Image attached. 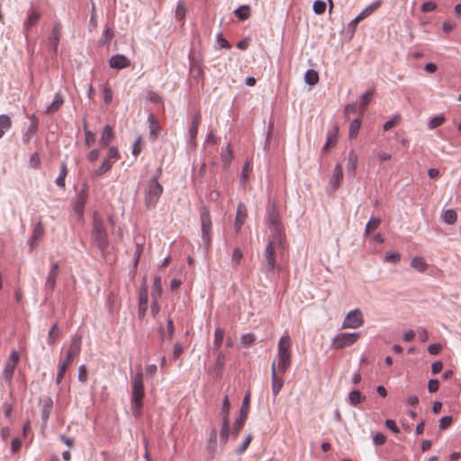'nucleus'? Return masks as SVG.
<instances>
[{
	"label": "nucleus",
	"mask_w": 461,
	"mask_h": 461,
	"mask_svg": "<svg viewBox=\"0 0 461 461\" xmlns=\"http://www.w3.org/2000/svg\"><path fill=\"white\" fill-rule=\"evenodd\" d=\"M91 243L102 253H104L109 246L108 235L104 223L97 212L93 214V228L91 231Z\"/></svg>",
	"instance_id": "f257e3e1"
},
{
	"label": "nucleus",
	"mask_w": 461,
	"mask_h": 461,
	"mask_svg": "<svg viewBox=\"0 0 461 461\" xmlns=\"http://www.w3.org/2000/svg\"><path fill=\"white\" fill-rule=\"evenodd\" d=\"M144 395L143 374L142 371L140 370L133 377L131 396V411L136 418L140 415Z\"/></svg>",
	"instance_id": "f03ea898"
},
{
	"label": "nucleus",
	"mask_w": 461,
	"mask_h": 461,
	"mask_svg": "<svg viewBox=\"0 0 461 461\" xmlns=\"http://www.w3.org/2000/svg\"><path fill=\"white\" fill-rule=\"evenodd\" d=\"M292 341L288 335L282 336L277 343V364L276 367L281 374H285L292 364Z\"/></svg>",
	"instance_id": "7ed1b4c3"
},
{
	"label": "nucleus",
	"mask_w": 461,
	"mask_h": 461,
	"mask_svg": "<svg viewBox=\"0 0 461 461\" xmlns=\"http://www.w3.org/2000/svg\"><path fill=\"white\" fill-rule=\"evenodd\" d=\"M162 174L161 167L158 168L156 176L149 179L144 191L145 206L147 209H154L163 193V186L158 183V177Z\"/></svg>",
	"instance_id": "20e7f679"
},
{
	"label": "nucleus",
	"mask_w": 461,
	"mask_h": 461,
	"mask_svg": "<svg viewBox=\"0 0 461 461\" xmlns=\"http://www.w3.org/2000/svg\"><path fill=\"white\" fill-rule=\"evenodd\" d=\"M249 397H250L249 393H248L244 396V398L242 400L241 407L240 409V415L236 419V420L234 421V423L232 425L231 436L233 438H238L239 433H240V429H242V427L244 426L245 421L248 418V414H249Z\"/></svg>",
	"instance_id": "39448f33"
},
{
	"label": "nucleus",
	"mask_w": 461,
	"mask_h": 461,
	"mask_svg": "<svg viewBox=\"0 0 461 461\" xmlns=\"http://www.w3.org/2000/svg\"><path fill=\"white\" fill-rule=\"evenodd\" d=\"M359 337L360 334L358 332L339 333L332 339L331 348L338 350L349 347L357 342Z\"/></svg>",
	"instance_id": "423d86ee"
},
{
	"label": "nucleus",
	"mask_w": 461,
	"mask_h": 461,
	"mask_svg": "<svg viewBox=\"0 0 461 461\" xmlns=\"http://www.w3.org/2000/svg\"><path fill=\"white\" fill-rule=\"evenodd\" d=\"M201 229H202V239L204 241L205 245L208 247L211 244V230H212V221L209 210L206 206L203 208L201 212Z\"/></svg>",
	"instance_id": "0eeeda50"
},
{
	"label": "nucleus",
	"mask_w": 461,
	"mask_h": 461,
	"mask_svg": "<svg viewBox=\"0 0 461 461\" xmlns=\"http://www.w3.org/2000/svg\"><path fill=\"white\" fill-rule=\"evenodd\" d=\"M364 323L362 312L358 310L350 311L345 317L342 328L343 329H357Z\"/></svg>",
	"instance_id": "6e6552de"
},
{
	"label": "nucleus",
	"mask_w": 461,
	"mask_h": 461,
	"mask_svg": "<svg viewBox=\"0 0 461 461\" xmlns=\"http://www.w3.org/2000/svg\"><path fill=\"white\" fill-rule=\"evenodd\" d=\"M39 405L41 407V424L42 427H46L53 409V401L50 396H41L39 399Z\"/></svg>",
	"instance_id": "1a4fd4ad"
},
{
	"label": "nucleus",
	"mask_w": 461,
	"mask_h": 461,
	"mask_svg": "<svg viewBox=\"0 0 461 461\" xmlns=\"http://www.w3.org/2000/svg\"><path fill=\"white\" fill-rule=\"evenodd\" d=\"M88 198V185L84 184L80 192L77 194L76 200L73 203L74 212L82 216L84 213L85 205Z\"/></svg>",
	"instance_id": "9d476101"
},
{
	"label": "nucleus",
	"mask_w": 461,
	"mask_h": 461,
	"mask_svg": "<svg viewBox=\"0 0 461 461\" xmlns=\"http://www.w3.org/2000/svg\"><path fill=\"white\" fill-rule=\"evenodd\" d=\"M81 341L82 337L79 335H74L71 338V342L67 351L66 359L63 361L64 363L70 365L74 357L79 355L81 350Z\"/></svg>",
	"instance_id": "9b49d317"
},
{
	"label": "nucleus",
	"mask_w": 461,
	"mask_h": 461,
	"mask_svg": "<svg viewBox=\"0 0 461 461\" xmlns=\"http://www.w3.org/2000/svg\"><path fill=\"white\" fill-rule=\"evenodd\" d=\"M44 233H45L44 223L41 220H39L38 222H36L33 225L32 236L30 237L29 240H28V245L30 247L31 251L36 248L38 241L44 236Z\"/></svg>",
	"instance_id": "f8f14e48"
},
{
	"label": "nucleus",
	"mask_w": 461,
	"mask_h": 461,
	"mask_svg": "<svg viewBox=\"0 0 461 461\" xmlns=\"http://www.w3.org/2000/svg\"><path fill=\"white\" fill-rule=\"evenodd\" d=\"M264 258L266 260V269L267 272H272L276 268V249L274 245V240H271L267 243L265 251Z\"/></svg>",
	"instance_id": "ddd939ff"
},
{
	"label": "nucleus",
	"mask_w": 461,
	"mask_h": 461,
	"mask_svg": "<svg viewBox=\"0 0 461 461\" xmlns=\"http://www.w3.org/2000/svg\"><path fill=\"white\" fill-rule=\"evenodd\" d=\"M281 373L276 367V362L272 363L271 366V378H272V392L275 396H276L280 390L284 385L283 378L281 377Z\"/></svg>",
	"instance_id": "4468645a"
},
{
	"label": "nucleus",
	"mask_w": 461,
	"mask_h": 461,
	"mask_svg": "<svg viewBox=\"0 0 461 461\" xmlns=\"http://www.w3.org/2000/svg\"><path fill=\"white\" fill-rule=\"evenodd\" d=\"M267 221H268V223L271 226L274 227L276 238L278 240V242L282 246L283 245L282 244V239L283 238H282L281 230L279 228V226H280V217H279L278 212H276L274 208H272L268 212Z\"/></svg>",
	"instance_id": "2eb2a0df"
},
{
	"label": "nucleus",
	"mask_w": 461,
	"mask_h": 461,
	"mask_svg": "<svg viewBox=\"0 0 461 461\" xmlns=\"http://www.w3.org/2000/svg\"><path fill=\"white\" fill-rule=\"evenodd\" d=\"M109 65L112 68L122 69L131 66L130 59L122 54H115L109 59Z\"/></svg>",
	"instance_id": "dca6fc26"
},
{
	"label": "nucleus",
	"mask_w": 461,
	"mask_h": 461,
	"mask_svg": "<svg viewBox=\"0 0 461 461\" xmlns=\"http://www.w3.org/2000/svg\"><path fill=\"white\" fill-rule=\"evenodd\" d=\"M59 262H55L51 265L50 270L48 274V276L46 278V283H45V288L47 290L52 291L55 288L56 279L59 275Z\"/></svg>",
	"instance_id": "f3484780"
},
{
	"label": "nucleus",
	"mask_w": 461,
	"mask_h": 461,
	"mask_svg": "<svg viewBox=\"0 0 461 461\" xmlns=\"http://www.w3.org/2000/svg\"><path fill=\"white\" fill-rule=\"evenodd\" d=\"M248 216L247 207L244 203H240L237 206L236 210V217H235V230L239 231L241 229L246 218Z\"/></svg>",
	"instance_id": "a211bd4d"
},
{
	"label": "nucleus",
	"mask_w": 461,
	"mask_h": 461,
	"mask_svg": "<svg viewBox=\"0 0 461 461\" xmlns=\"http://www.w3.org/2000/svg\"><path fill=\"white\" fill-rule=\"evenodd\" d=\"M30 125L26 131V132L23 134V141L26 144H28L30 141H31V139L32 138L33 135L36 134L37 131H38V119L37 117L34 115V114H32L30 116Z\"/></svg>",
	"instance_id": "6ab92c4d"
},
{
	"label": "nucleus",
	"mask_w": 461,
	"mask_h": 461,
	"mask_svg": "<svg viewBox=\"0 0 461 461\" xmlns=\"http://www.w3.org/2000/svg\"><path fill=\"white\" fill-rule=\"evenodd\" d=\"M381 5V1L380 0H377L375 1V3L371 4L370 5H368L366 8H365L356 18H354L352 20V22L350 23V25L355 27L356 24L363 20L364 18L367 17L369 14H371L375 10H376L377 8H379Z\"/></svg>",
	"instance_id": "aec40b11"
},
{
	"label": "nucleus",
	"mask_w": 461,
	"mask_h": 461,
	"mask_svg": "<svg viewBox=\"0 0 461 461\" xmlns=\"http://www.w3.org/2000/svg\"><path fill=\"white\" fill-rule=\"evenodd\" d=\"M206 451L211 457H213L217 452V429L214 427L211 429L206 445Z\"/></svg>",
	"instance_id": "412c9836"
},
{
	"label": "nucleus",
	"mask_w": 461,
	"mask_h": 461,
	"mask_svg": "<svg viewBox=\"0 0 461 461\" xmlns=\"http://www.w3.org/2000/svg\"><path fill=\"white\" fill-rule=\"evenodd\" d=\"M60 34H61V25L59 23H56L53 26L51 34L49 38V41L51 45L52 51L57 52L58 46L60 40Z\"/></svg>",
	"instance_id": "4be33fe9"
},
{
	"label": "nucleus",
	"mask_w": 461,
	"mask_h": 461,
	"mask_svg": "<svg viewBox=\"0 0 461 461\" xmlns=\"http://www.w3.org/2000/svg\"><path fill=\"white\" fill-rule=\"evenodd\" d=\"M343 177L342 167L338 163L333 170V175L330 179V185L332 187V191H336L339 186L340 181Z\"/></svg>",
	"instance_id": "5701e85b"
},
{
	"label": "nucleus",
	"mask_w": 461,
	"mask_h": 461,
	"mask_svg": "<svg viewBox=\"0 0 461 461\" xmlns=\"http://www.w3.org/2000/svg\"><path fill=\"white\" fill-rule=\"evenodd\" d=\"M41 18V14L36 10L30 11L27 19L23 23V28L26 31V36L28 32L38 23Z\"/></svg>",
	"instance_id": "b1692460"
},
{
	"label": "nucleus",
	"mask_w": 461,
	"mask_h": 461,
	"mask_svg": "<svg viewBox=\"0 0 461 461\" xmlns=\"http://www.w3.org/2000/svg\"><path fill=\"white\" fill-rule=\"evenodd\" d=\"M149 140L155 141L160 131V125L158 121L155 120L152 114H149Z\"/></svg>",
	"instance_id": "393cba45"
},
{
	"label": "nucleus",
	"mask_w": 461,
	"mask_h": 461,
	"mask_svg": "<svg viewBox=\"0 0 461 461\" xmlns=\"http://www.w3.org/2000/svg\"><path fill=\"white\" fill-rule=\"evenodd\" d=\"M175 332L174 322L171 318L167 320V330L163 328L158 329V333L162 340L168 339L171 340Z\"/></svg>",
	"instance_id": "a878e982"
},
{
	"label": "nucleus",
	"mask_w": 461,
	"mask_h": 461,
	"mask_svg": "<svg viewBox=\"0 0 461 461\" xmlns=\"http://www.w3.org/2000/svg\"><path fill=\"white\" fill-rule=\"evenodd\" d=\"M64 104V98L60 93H57L52 103L47 107L46 113L53 114L59 110Z\"/></svg>",
	"instance_id": "bb28decb"
},
{
	"label": "nucleus",
	"mask_w": 461,
	"mask_h": 461,
	"mask_svg": "<svg viewBox=\"0 0 461 461\" xmlns=\"http://www.w3.org/2000/svg\"><path fill=\"white\" fill-rule=\"evenodd\" d=\"M113 137H114V135H113V131L112 126L105 125L104 130H103L101 138L99 140V143L102 146L106 147V146H108L111 143V141L113 139Z\"/></svg>",
	"instance_id": "cd10ccee"
},
{
	"label": "nucleus",
	"mask_w": 461,
	"mask_h": 461,
	"mask_svg": "<svg viewBox=\"0 0 461 461\" xmlns=\"http://www.w3.org/2000/svg\"><path fill=\"white\" fill-rule=\"evenodd\" d=\"M112 166H113L112 160L105 158L104 159L103 163L101 164V166L93 172L92 176L99 177V176H103L104 174L107 173L112 168Z\"/></svg>",
	"instance_id": "c85d7f7f"
},
{
	"label": "nucleus",
	"mask_w": 461,
	"mask_h": 461,
	"mask_svg": "<svg viewBox=\"0 0 461 461\" xmlns=\"http://www.w3.org/2000/svg\"><path fill=\"white\" fill-rule=\"evenodd\" d=\"M230 409V402L229 401V397L226 395L222 401L221 409L220 411V416L221 418V423H230L229 420V412Z\"/></svg>",
	"instance_id": "c756f323"
},
{
	"label": "nucleus",
	"mask_w": 461,
	"mask_h": 461,
	"mask_svg": "<svg viewBox=\"0 0 461 461\" xmlns=\"http://www.w3.org/2000/svg\"><path fill=\"white\" fill-rule=\"evenodd\" d=\"M339 126L335 125L333 131L330 132L327 137L326 143L323 147V150H328L330 147L335 146L338 141Z\"/></svg>",
	"instance_id": "7c9ffc66"
},
{
	"label": "nucleus",
	"mask_w": 461,
	"mask_h": 461,
	"mask_svg": "<svg viewBox=\"0 0 461 461\" xmlns=\"http://www.w3.org/2000/svg\"><path fill=\"white\" fill-rule=\"evenodd\" d=\"M233 13L238 19L245 21L250 17V7L248 5H240Z\"/></svg>",
	"instance_id": "2f4dec72"
},
{
	"label": "nucleus",
	"mask_w": 461,
	"mask_h": 461,
	"mask_svg": "<svg viewBox=\"0 0 461 461\" xmlns=\"http://www.w3.org/2000/svg\"><path fill=\"white\" fill-rule=\"evenodd\" d=\"M224 364H225V356L221 351H219L218 355H217V358L213 365V372L215 373L216 376H220L221 375Z\"/></svg>",
	"instance_id": "473e14b6"
},
{
	"label": "nucleus",
	"mask_w": 461,
	"mask_h": 461,
	"mask_svg": "<svg viewBox=\"0 0 461 461\" xmlns=\"http://www.w3.org/2000/svg\"><path fill=\"white\" fill-rule=\"evenodd\" d=\"M16 366L17 365L14 364V363H9L7 361L5 363V366L3 371V378L9 384H11V383H12V378H13Z\"/></svg>",
	"instance_id": "72a5a7b5"
},
{
	"label": "nucleus",
	"mask_w": 461,
	"mask_h": 461,
	"mask_svg": "<svg viewBox=\"0 0 461 461\" xmlns=\"http://www.w3.org/2000/svg\"><path fill=\"white\" fill-rule=\"evenodd\" d=\"M12 126V120L7 114L0 115V139L5 135Z\"/></svg>",
	"instance_id": "f704fd0d"
},
{
	"label": "nucleus",
	"mask_w": 461,
	"mask_h": 461,
	"mask_svg": "<svg viewBox=\"0 0 461 461\" xmlns=\"http://www.w3.org/2000/svg\"><path fill=\"white\" fill-rule=\"evenodd\" d=\"M366 397L363 396L360 391L354 389L348 394V401L352 406H357L365 401Z\"/></svg>",
	"instance_id": "c9c22d12"
},
{
	"label": "nucleus",
	"mask_w": 461,
	"mask_h": 461,
	"mask_svg": "<svg viewBox=\"0 0 461 461\" xmlns=\"http://www.w3.org/2000/svg\"><path fill=\"white\" fill-rule=\"evenodd\" d=\"M139 303H148L149 295H148V287H147V277L144 276L142 279V285L139 291L138 295Z\"/></svg>",
	"instance_id": "e433bc0d"
},
{
	"label": "nucleus",
	"mask_w": 461,
	"mask_h": 461,
	"mask_svg": "<svg viewBox=\"0 0 461 461\" xmlns=\"http://www.w3.org/2000/svg\"><path fill=\"white\" fill-rule=\"evenodd\" d=\"M162 294L161 277L159 276H154V282L152 286L151 297L160 298Z\"/></svg>",
	"instance_id": "4c0bfd02"
},
{
	"label": "nucleus",
	"mask_w": 461,
	"mask_h": 461,
	"mask_svg": "<svg viewBox=\"0 0 461 461\" xmlns=\"http://www.w3.org/2000/svg\"><path fill=\"white\" fill-rule=\"evenodd\" d=\"M304 81L310 86H314L319 81V74L314 69H308L304 74Z\"/></svg>",
	"instance_id": "58836bf2"
},
{
	"label": "nucleus",
	"mask_w": 461,
	"mask_h": 461,
	"mask_svg": "<svg viewBox=\"0 0 461 461\" xmlns=\"http://www.w3.org/2000/svg\"><path fill=\"white\" fill-rule=\"evenodd\" d=\"M230 435H231V431L230 430V423H221V428L220 429V441L221 444L226 445Z\"/></svg>",
	"instance_id": "ea45409f"
},
{
	"label": "nucleus",
	"mask_w": 461,
	"mask_h": 461,
	"mask_svg": "<svg viewBox=\"0 0 461 461\" xmlns=\"http://www.w3.org/2000/svg\"><path fill=\"white\" fill-rule=\"evenodd\" d=\"M441 217L447 224H454L456 221L457 214L455 210L448 209L442 213Z\"/></svg>",
	"instance_id": "a19ab883"
},
{
	"label": "nucleus",
	"mask_w": 461,
	"mask_h": 461,
	"mask_svg": "<svg viewBox=\"0 0 461 461\" xmlns=\"http://www.w3.org/2000/svg\"><path fill=\"white\" fill-rule=\"evenodd\" d=\"M411 267L419 272H424L427 269V264L424 259L420 257H415L411 259Z\"/></svg>",
	"instance_id": "79ce46f5"
},
{
	"label": "nucleus",
	"mask_w": 461,
	"mask_h": 461,
	"mask_svg": "<svg viewBox=\"0 0 461 461\" xmlns=\"http://www.w3.org/2000/svg\"><path fill=\"white\" fill-rule=\"evenodd\" d=\"M232 158H233V152L231 150L230 145L228 144L226 149L224 150H222L221 153V159L222 163L224 164V166H228L231 162Z\"/></svg>",
	"instance_id": "37998d69"
},
{
	"label": "nucleus",
	"mask_w": 461,
	"mask_h": 461,
	"mask_svg": "<svg viewBox=\"0 0 461 461\" xmlns=\"http://www.w3.org/2000/svg\"><path fill=\"white\" fill-rule=\"evenodd\" d=\"M361 126V122L359 119H354L349 125L348 137L349 139H354L357 136Z\"/></svg>",
	"instance_id": "c03bdc74"
},
{
	"label": "nucleus",
	"mask_w": 461,
	"mask_h": 461,
	"mask_svg": "<svg viewBox=\"0 0 461 461\" xmlns=\"http://www.w3.org/2000/svg\"><path fill=\"white\" fill-rule=\"evenodd\" d=\"M357 163V154L351 150L348 156L347 169L348 172H355Z\"/></svg>",
	"instance_id": "a18cd8bd"
},
{
	"label": "nucleus",
	"mask_w": 461,
	"mask_h": 461,
	"mask_svg": "<svg viewBox=\"0 0 461 461\" xmlns=\"http://www.w3.org/2000/svg\"><path fill=\"white\" fill-rule=\"evenodd\" d=\"M60 336V332L58 330V323L55 322L52 327L50 328L49 334H48V343L50 345H54L57 339Z\"/></svg>",
	"instance_id": "49530a36"
},
{
	"label": "nucleus",
	"mask_w": 461,
	"mask_h": 461,
	"mask_svg": "<svg viewBox=\"0 0 461 461\" xmlns=\"http://www.w3.org/2000/svg\"><path fill=\"white\" fill-rule=\"evenodd\" d=\"M187 13V8L185 7L183 1H179L176 9V20L183 22Z\"/></svg>",
	"instance_id": "de8ad7c7"
},
{
	"label": "nucleus",
	"mask_w": 461,
	"mask_h": 461,
	"mask_svg": "<svg viewBox=\"0 0 461 461\" xmlns=\"http://www.w3.org/2000/svg\"><path fill=\"white\" fill-rule=\"evenodd\" d=\"M68 175V169H67V165L66 163H62L61 164V168H60V172H59V175L58 176V177L56 178V185L59 187H64L65 186V178Z\"/></svg>",
	"instance_id": "09e8293b"
},
{
	"label": "nucleus",
	"mask_w": 461,
	"mask_h": 461,
	"mask_svg": "<svg viewBox=\"0 0 461 461\" xmlns=\"http://www.w3.org/2000/svg\"><path fill=\"white\" fill-rule=\"evenodd\" d=\"M374 96V91H367L366 93L361 95L360 96V108L362 113H364L366 109V106L370 103L372 97Z\"/></svg>",
	"instance_id": "8fccbe9b"
},
{
	"label": "nucleus",
	"mask_w": 461,
	"mask_h": 461,
	"mask_svg": "<svg viewBox=\"0 0 461 461\" xmlns=\"http://www.w3.org/2000/svg\"><path fill=\"white\" fill-rule=\"evenodd\" d=\"M224 338V330L221 328H216L214 331L213 346L215 349H219L222 344Z\"/></svg>",
	"instance_id": "3c124183"
},
{
	"label": "nucleus",
	"mask_w": 461,
	"mask_h": 461,
	"mask_svg": "<svg viewBox=\"0 0 461 461\" xmlns=\"http://www.w3.org/2000/svg\"><path fill=\"white\" fill-rule=\"evenodd\" d=\"M381 223L380 217L372 216L366 225V233H369L370 231L375 230Z\"/></svg>",
	"instance_id": "603ef678"
},
{
	"label": "nucleus",
	"mask_w": 461,
	"mask_h": 461,
	"mask_svg": "<svg viewBox=\"0 0 461 461\" xmlns=\"http://www.w3.org/2000/svg\"><path fill=\"white\" fill-rule=\"evenodd\" d=\"M445 117L444 115H438V116H435L433 117L431 120H429V123H428V127L429 129L430 130H433L440 125H442L445 122Z\"/></svg>",
	"instance_id": "864d4df0"
},
{
	"label": "nucleus",
	"mask_w": 461,
	"mask_h": 461,
	"mask_svg": "<svg viewBox=\"0 0 461 461\" xmlns=\"http://www.w3.org/2000/svg\"><path fill=\"white\" fill-rule=\"evenodd\" d=\"M255 340L256 336L253 333L244 334L240 339V342L245 348L251 346L255 342Z\"/></svg>",
	"instance_id": "5fc2aeb1"
},
{
	"label": "nucleus",
	"mask_w": 461,
	"mask_h": 461,
	"mask_svg": "<svg viewBox=\"0 0 461 461\" xmlns=\"http://www.w3.org/2000/svg\"><path fill=\"white\" fill-rule=\"evenodd\" d=\"M252 435L251 434H249L244 441L242 442V444L240 446H239L236 449H235V452L239 455L244 453L248 447L249 446L250 442L252 441Z\"/></svg>",
	"instance_id": "6e6d98bb"
},
{
	"label": "nucleus",
	"mask_w": 461,
	"mask_h": 461,
	"mask_svg": "<svg viewBox=\"0 0 461 461\" xmlns=\"http://www.w3.org/2000/svg\"><path fill=\"white\" fill-rule=\"evenodd\" d=\"M69 365L67 364V363H64V362H61L59 366V372H58V375H57V378H56V383L59 384L61 383L63 377H64V375L66 373V370L68 368Z\"/></svg>",
	"instance_id": "4d7b16f0"
},
{
	"label": "nucleus",
	"mask_w": 461,
	"mask_h": 461,
	"mask_svg": "<svg viewBox=\"0 0 461 461\" xmlns=\"http://www.w3.org/2000/svg\"><path fill=\"white\" fill-rule=\"evenodd\" d=\"M313 11L315 14H321L325 12V9H326V3L323 2V1H321V0H316L314 3H313Z\"/></svg>",
	"instance_id": "13d9d810"
},
{
	"label": "nucleus",
	"mask_w": 461,
	"mask_h": 461,
	"mask_svg": "<svg viewBox=\"0 0 461 461\" xmlns=\"http://www.w3.org/2000/svg\"><path fill=\"white\" fill-rule=\"evenodd\" d=\"M453 421L452 416H444L439 420V430H445L447 429Z\"/></svg>",
	"instance_id": "bf43d9fd"
},
{
	"label": "nucleus",
	"mask_w": 461,
	"mask_h": 461,
	"mask_svg": "<svg viewBox=\"0 0 461 461\" xmlns=\"http://www.w3.org/2000/svg\"><path fill=\"white\" fill-rule=\"evenodd\" d=\"M113 35H114L113 31L112 29H110V28H107L104 31V34H103V36H102V38L100 40L101 43L104 44V45L110 43V41L113 39Z\"/></svg>",
	"instance_id": "052dcab7"
},
{
	"label": "nucleus",
	"mask_w": 461,
	"mask_h": 461,
	"mask_svg": "<svg viewBox=\"0 0 461 461\" xmlns=\"http://www.w3.org/2000/svg\"><path fill=\"white\" fill-rule=\"evenodd\" d=\"M436 9H437V5H436V3L432 2V1L425 2L420 6V11L422 13L432 12V11H435Z\"/></svg>",
	"instance_id": "680f3d73"
},
{
	"label": "nucleus",
	"mask_w": 461,
	"mask_h": 461,
	"mask_svg": "<svg viewBox=\"0 0 461 461\" xmlns=\"http://www.w3.org/2000/svg\"><path fill=\"white\" fill-rule=\"evenodd\" d=\"M401 259V255L398 252L389 253L387 252L384 257V260L387 262L397 263Z\"/></svg>",
	"instance_id": "e2e57ef3"
},
{
	"label": "nucleus",
	"mask_w": 461,
	"mask_h": 461,
	"mask_svg": "<svg viewBox=\"0 0 461 461\" xmlns=\"http://www.w3.org/2000/svg\"><path fill=\"white\" fill-rule=\"evenodd\" d=\"M386 437L381 432H376L373 437V442L376 446L384 445Z\"/></svg>",
	"instance_id": "0e129e2a"
},
{
	"label": "nucleus",
	"mask_w": 461,
	"mask_h": 461,
	"mask_svg": "<svg viewBox=\"0 0 461 461\" xmlns=\"http://www.w3.org/2000/svg\"><path fill=\"white\" fill-rule=\"evenodd\" d=\"M399 121H400L399 115L393 117L392 119H390L384 124V126H383L384 131H389L391 128L395 126L399 122Z\"/></svg>",
	"instance_id": "69168bd1"
},
{
	"label": "nucleus",
	"mask_w": 461,
	"mask_h": 461,
	"mask_svg": "<svg viewBox=\"0 0 461 461\" xmlns=\"http://www.w3.org/2000/svg\"><path fill=\"white\" fill-rule=\"evenodd\" d=\"M243 258V253L240 248L234 249L232 252V261L234 262L235 266L240 264V261Z\"/></svg>",
	"instance_id": "338daca9"
},
{
	"label": "nucleus",
	"mask_w": 461,
	"mask_h": 461,
	"mask_svg": "<svg viewBox=\"0 0 461 461\" xmlns=\"http://www.w3.org/2000/svg\"><path fill=\"white\" fill-rule=\"evenodd\" d=\"M439 388V381L438 379H430L428 383V390L429 393H436Z\"/></svg>",
	"instance_id": "774afa93"
}]
</instances>
